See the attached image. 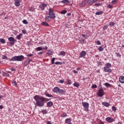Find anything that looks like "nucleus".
Masks as SVG:
<instances>
[{
  "mask_svg": "<svg viewBox=\"0 0 124 124\" xmlns=\"http://www.w3.org/2000/svg\"><path fill=\"white\" fill-rule=\"evenodd\" d=\"M22 23H23V24H24V25H28V24H29V22H28L27 21V20H26V19H24L22 21Z\"/></svg>",
  "mask_w": 124,
  "mask_h": 124,
  "instance_id": "nucleus-34",
  "label": "nucleus"
},
{
  "mask_svg": "<svg viewBox=\"0 0 124 124\" xmlns=\"http://www.w3.org/2000/svg\"><path fill=\"white\" fill-rule=\"evenodd\" d=\"M24 57L23 55L14 56L10 59L12 62H21L22 60H24Z\"/></svg>",
  "mask_w": 124,
  "mask_h": 124,
  "instance_id": "nucleus-2",
  "label": "nucleus"
},
{
  "mask_svg": "<svg viewBox=\"0 0 124 124\" xmlns=\"http://www.w3.org/2000/svg\"><path fill=\"white\" fill-rule=\"evenodd\" d=\"M82 106L84 107V111H89V107L90 106V104L88 102H82Z\"/></svg>",
  "mask_w": 124,
  "mask_h": 124,
  "instance_id": "nucleus-4",
  "label": "nucleus"
},
{
  "mask_svg": "<svg viewBox=\"0 0 124 124\" xmlns=\"http://www.w3.org/2000/svg\"><path fill=\"white\" fill-rule=\"evenodd\" d=\"M20 1H21L20 0H15V6H16V7H18L19 5H20Z\"/></svg>",
  "mask_w": 124,
  "mask_h": 124,
  "instance_id": "nucleus-11",
  "label": "nucleus"
},
{
  "mask_svg": "<svg viewBox=\"0 0 124 124\" xmlns=\"http://www.w3.org/2000/svg\"><path fill=\"white\" fill-rule=\"evenodd\" d=\"M30 63H29V61L28 60H25L24 61V64L25 66H27V65Z\"/></svg>",
  "mask_w": 124,
  "mask_h": 124,
  "instance_id": "nucleus-36",
  "label": "nucleus"
},
{
  "mask_svg": "<svg viewBox=\"0 0 124 124\" xmlns=\"http://www.w3.org/2000/svg\"><path fill=\"white\" fill-rule=\"evenodd\" d=\"M42 112L43 113V114H47L48 113V111H47V110L46 109H43L42 110Z\"/></svg>",
  "mask_w": 124,
  "mask_h": 124,
  "instance_id": "nucleus-37",
  "label": "nucleus"
},
{
  "mask_svg": "<svg viewBox=\"0 0 124 124\" xmlns=\"http://www.w3.org/2000/svg\"><path fill=\"white\" fill-rule=\"evenodd\" d=\"M67 116V115L65 113H62L61 115V117H62V118H65V117H66Z\"/></svg>",
  "mask_w": 124,
  "mask_h": 124,
  "instance_id": "nucleus-44",
  "label": "nucleus"
},
{
  "mask_svg": "<svg viewBox=\"0 0 124 124\" xmlns=\"http://www.w3.org/2000/svg\"><path fill=\"white\" fill-rule=\"evenodd\" d=\"M86 4H87V1H86V0H84L80 4H79V6L80 7H83V6H85Z\"/></svg>",
  "mask_w": 124,
  "mask_h": 124,
  "instance_id": "nucleus-16",
  "label": "nucleus"
},
{
  "mask_svg": "<svg viewBox=\"0 0 124 124\" xmlns=\"http://www.w3.org/2000/svg\"><path fill=\"white\" fill-rule=\"evenodd\" d=\"M116 55L117 57H121L122 56V55H121V54H120V53H118V52H116Z\"/></svg>",
  "mask_w": 124,
  "mask_h": 124,
  "instance_id": "nucleus-50",
  "label": "nucleus"
},
{
  "mask_svg": "<svg viewBox=\"0 0 124 124\" xmlns=\"http://www.w3.org/2000/svg\"><path fill=\"white\" fill-rule=\"evenodd\" d=\"M27 61H28L29 63H30V62H31V59L28 60Z\"/></svg>",
  "mask_w": 124,
  "mask_h": 124,
  "instance_id": "nucleus-62",
  "label": "nucleus"
},
{
  "mask_svg": "<svg viewBox=\"0 0 124 124\" xmlns=\"http://www.w3.org/2000/svg\"><path fill=\"white\" fill-rule=\"evenodd\" d=\"M86 55H87V52L85 51H82L80 53V58H84Z\"/></svg>",
  "mask_w": 124,
  "mask_h": 124,
  "instance_id": "nucleus-12",
  "label": "nucleus"
},
{
  "mask_svg": "<svg viewBox=\"0 0 124 124\" xmlns=\"http://www.w3.org/2000/svg\"><path fill=\"white\" fill-rule=\"evenodd\" d=\"M108 8H113V6H112V5H111V4H108Z\"/></svg>",
  "mask_w": 124,
  "mask_h": 124,
  "instance_id": "nucleus-55",
  "label": "nucleus"
},
{
  "mask_svg": "<svg viewBox=\"0 0 124 124\" xmlns=\"http://www.w3.org/2000/svg\"><path fill=\"white\" fill-rule=\"evenodd\" d=\"M103 105H104V106H106V107H109L110 104L109 103H106V102H103L102 103Z\"/></svg>",
  "mask_w": 124,
  "mask_h": 124,
  "instance_id": "nucleus-23",
  "label": "nucleus"
},
{
  "mask_svg": "<svg viewBox=\"0 0 124 124\" xmlns=\"http://www.w3.org/2000/svg\"><path fill=\"white\" fill-rule=\"evenodd\" d=\"M12 84L13 86H17V82L15 80H13Z\"/></svg>",
  "mask_w": 124,
  "mask_h": 124,
  "instance_id": "nucleus-41",
  "label": "nucleus"
},
{
  "mask_svg": "<svg viewBox=\"0 0 124 124\" xmlns=\"http://www.w3.org/2000/svg\"><path fill=\"white\" fill-rule=\"evenodd\" d=\"M118 1V0H113L112 1V3H113V4H115V3L117 2V1Z\"/></svg>",
  "mask_w": 124,
  "mask_h": 124,
  "instance_id": "nucleus-52",
  "label": "nucleus"
},
{
  "mask_svg": "<svg viewBox=\"0 0 124 124\" xmlns=\"http://www.w3.org/2000/svg\"><path fill=\"white\" fill-rule=\"evenodd\" d=\"M103 12L102 11H100V12H96L95 14L96 15H101V14H103Z\"/></svg>",
  "mask_w": 124,
  "mask_h": 124,
  "instance_id": "nucleus-35",
  "label": "nucleus"
},
{
  "mask_svg": "<svg viewBox=\"0 0 124 124\" xmlns=\"http://www.w3.org/2000/svg\"><path fill=\"white\" fill-rule=\"evenodd\" d=\"M66 53L64 51H61L59 54V56H62V57H64Z\"/></svg>",
  "mask_w": 124,
  "mask_h": 124,
  "instance_id": "nucleus-22",
  "label": "nucleus"
},
{
  "mask_svg": "<svg viewBox=\"0 0 124 124\" xmlns=\"http://www.w3.org/2000/svg\"><path fill=\"white\" fill-rule=\"evenodd\" d=\"M112 111H114V112H116L117 111V108L115 107H112Z\"/></svg>",
  "mask_w": 124,
  "mask_h": 124,
  "instance_id": "nucleus-47",
  "label": "nucleus"
},
{
  "mask_svg": "<svg viewBox=\"0 0 124 124\" xmlns=\"http://www.w3.org/2000/svg\"><path fill=\"white\" fill-rule=\"evenodd\" d=\"M38 55H42L43 54V52H40L38 53Z\"/></svg>",
  "mask_w": 124,
  "mask_h": 124,
  "instance_id": "nucleus-61",
  "label": "nucleus"
},
{
  "mask_svg": "<svg viewBox=\"0 0 124 124\" xmlns=\"http://www.w3.org/2000/svg\"><path fill=\"white\" fill-rule=\"evenodd\" d=\"M80 69H81V68L80 67H78L77 68V70H80Z\"/></svg>",
  "mask_w": 124,
  "mask_h": 124,
  "instance_id": "nucleus-64",
  "label": "nucleus"
},
{
  "mask_svg": "<svg viewBox=\"0 0 124 124\" xmlns=\"http://www.w3.org/2000/svg\"><path fill=\"white\" fill-rule=\"evenodd\" d=\"M46 6H47V4L42 3L40 5L39 7L41 10H44Z\"/></svg>",
  "mask_w": 124,
  "mask_h": 124,
  "instance_id": "nucleus-8",
  "label": "nucleus"
},
{
  "mask_svg": "<svg viewBox=\"0 0 124 124\" xmlns=\"http://www.w3.org/2000/svg\"><path fill=\"white\" fill-rule=\"evenodd\" d=\"M59 83H60L61 84H63L64 83V80L61 79L59 80Z\"/></svg>",
  "mask_w": 124,
  "mask_h": 124,
  "instance_id": "nucleus-53",
  "label": "nucleus"
},
{
  "mask_svg": "<svg viewBox=\"0 0 124 124\" xmlns=\"http://www.w3.org/2000/svg\"><path fill=\"white\" fill-rule=\"evenodd\" d=\"M106 67L110 68V67H112V65H111V63H107V66Z\"/></svg>",
  "mask_w": 124,
  "mask_h": 124,
  "instance_id": "nucleus-38",
  "label": "nucleus"
},
{
  "mask_svg": "<svg viewBox=\"0 0 124 124\" xmlns=\"http://www.w3.org/2000/svg\"><path fill=\"white\" fill-rule=\"evenodd\" d=\"M2 59H3V60H7V57L5 55H3Z\"/></svg>",
  "mask_w": 124,
  "mask_h": 124,
  "instance_id": "nucleus-48",
  "label": "nucleus"
},
{
  "mask_svg": "<svg viewBox=\"0 0 124 124\" xmlns=\"http://www.w3.org/2000/svg\"><path fill=\"white\" fill-rule=\"evenodd\" d=\"M46 96H47V97H53V95H51V94H49V93H46Z\"/></svg>",
  "mask_w": 124,
  "mask_h": 124,
  "instance_id": "nucleus-42",
  "label": "nucleus"
},
{
  "mask_svg": "<svg viewBox=\"0 0 124 124\" xmlns=\"http://www.w3.org/2000/svg\"><path fill=\"white\" fill-rule=\"evenodd\" d=\"M8 40H9V41H10V44L11 45H14V44H15V41H16L15 39H14V38H13L12 37H9Z\"/></svg>",
  "mask_w": 124,
  "mask_h": 124,
  "instance_id": "nucleus-6",
  "label": "nucleus"
},
{
  "mask_svg": "<svg viewBox=\"0 0 124 124\" xmlns=\"http://www.w3.org/2000/svg\"><path fill=\"white\" fill-rule=\"evenodd\" d=\"M106 122H108V123H113V122H115V120L114 118L111 117H108L106 118Z\"/></svg>",
  "mask_w": 124,
  "mask_h": 124,
  "instance_id": "nucleus-7",
  "label": "nucleus"
},
{
  "mask_svg": "<svg viewBox=\"0 0 124 124\" xmlns=\"http://www.w3.org/2000/svg\"><path fill=\"white\" fill-rule=\"evenodd\" d=\"M74 87H76V88H78V87H79V84L78 83V82H75L74 84H73Z\"/></svg>",
  "mask_w": 124,
  "mask_h": 124,
  "instance_id": "nucleus-30",
  "label": "nucleus"
},
{
  "mask_svg": "<svg viewBox=\"0 0 124 124\" xmlns=\"http://www.w3.org/2000/svg\"><path fill=\"white\" fill-rule=\"evenodd\" d=\"M65 122L66 124L71 123V119H70V118H67V119H65Z\"/></svg>",
  "mask_w": 124,
  "mask_h": 124,
  "instance_id": "nucleus-25",
  "label": "nucleus"
},
{
  "mask_svg": "<svg viewBox=\"0 0 124 124\" xmlns=\"http://www.w3.org/2000/svg\"><path fill=\"white\" fill-rule=\"evenodd\" d=\"M23 36V34L20 33L19 35H18L16 36V38L18 39V40H20L21 39V37Z\"/></svg>",
  "mask_w": 124,
  "mask_h": 124,
  "instance_id": "nucleus-24",
  "label": "nucleus"
},
{
  "mask_svg": "<svg viewBox=\"0 0 124 124\" xmlns=\"http://www.w3.org/2000/svg\"><path fill=\"white\" fill-rule=\"evenodd\" d=\"M53 105H54V104L51 101H49L46 103L47 107H52Z\"/></svg>",
  "mask_w": 124,
  "mask_h": 124,
  "instance_id": "nucleus-17",
  "label": "nucleus"
},
{
  "mask_svg": "<svg viewBox=\"0 0 124 124\" xmlns=\"http://www.w3.org/2000/svg\"><path fill=\"white\" fill-rule=\"evenodd\" d=\"M45 20L46 22H50L52 20V18L50 16H47L45 17Z\"/></svg>",
  "mask_w": 124,
  "mask_h": 124,
  "instance_id": "nucleus-14",
  "label": "nucleus"
},
{
  "mask_svg": "<svg viewBox=\"0 0 124 124\" xmlns=\"http://www.w3.org/2000/svg\"><path fill=\"white\" fill-rule=\"evenodd\" d=\"M22 32L23 33V34H26V33H27V31L26 30H22Z\"/></svg>",
  "mask_w": 124,
  "mask_h": 124,
  "instance_id": "nucleus-49",
  "label": "nucleus"
},
{
  "mask_svg": "<svg viewBox=\"0 0 124 124\" xmlns=\"http://www.w3.org/2000/svg\"><path fill=\"white\" fill-rule=\"evenodd\" d=\"M4 75L5 76H6V77H8V76H9V75L7 73H5Z\"/></svg>",
  "mask_w": 124,
  "mask_h": 124,
  "instance_id": "nucleus-59",
  "label": "nucleus"
},
{
  "mask_svg": "<svg viewBox=\"0 0 124 124\" xmlns=\"http://www.w3.org/2000/svg\"><path fill=\"white\" fill-rule=\"evenodd\" d=\"M97 95L98 96H99V97H102V96L104 95V90H103L102 89H100L98 91Z\"/></svg>",
  "mask_w": 124,
  "mask_h": 124,
  "instance_id": "nucleus-5",
  "label": "nucleus"
},
{
  "mask_svg": "<svg viewBox=\"0 0 124 124\" xmlns=\"http://www.w3.org/2000/svg\"><path fill=\"white\" fill-rule=\"evenodd\" d=\"M46 54L47 55H49V56H52V55H53V51L52 50H48L47 51Z\"/></svg>",
  "mask_w": 124,
  "mask_h": 124,
  "instance_id": "nucleus-20",
  "label": "nucleus"
},
{
  "mask_svg": "<svg viewBox=\"0 0 124 124\" xmlns=\"http://www.w3.org/2000/svg\"><path fill=\"white\" fill-rule=\"evenodd\" d=\"M42 26H44L45 27H49L50 25L48 23H47V21H44L42 22Z\"/></svg>",
  "mask_w": 124,
  "mask_h": 124,
  "instance_id": "nucleus-18",
  "label": "nucleus"
},
{
  "mask_svg": "<svg viewBox=\"0 0 124 124\" xmlns=\"http://www.w3.org/2000/svg\"><path fill=\"white\" fill-rule=\"evenodd\" d=\"M119 82L121 84H124V76H121L119 77Z\"/></svg>",
  "mask_w": 124,
  "mask_h": 124,
  "instance_id": "nucleus-13",
  "label": "nucleus"
},
{
  "mask_svg": "<svg viewBox=\"0 0 124 124\" xmlns=\"http://www.w3.org/2000/svg\"><path fill=\"white\" fill-rule=\"evenodd\" d=\"M73 72H74V73H75V74H77V73H78V72L77 71L75 70H74L73 71Z\"/></svg>",
  "mask_w": 124,
  "mask_h": 124,
  "instance_id": "nucleus-57",
  "label": "nucleus"
},
{
  "mask_svg": "<svg viewBox=\"0 0 124 124\" xmlns=\"http://www.w3.org/2000/svg\"><path fill=\"white\" fill-rule=\"evenodd\" d=\"M48 15L51 17V19H55L56 18L55 13H54V10L52 8L48 9Z\"/></svg>",
  "mask_w": 124,
  "mask_h": 124,
  "instance_id": "nucleus-3",
  "label": "nucleus"
},
{
  "mask_svg": "<svg viewBox=\"0 0 124 124\" xmlns=\"http://www.w3.org/2000/svg\"><path fill=\"white\" fill-rule=\"evenodd\" d=\"M67 85H71L72 84V81H71V80L68 79L67 80Z\"/></svg>",
  "mask_w": 124,
  "mask_h": 124,
  "instance_id": "nucleus-31",
  "label": "nucleus"
},
{
  "mask_svg": "<svg viewBox=\"0 0 124 124\" xmlns=\"http://www.w3.org/2000/svg\"><path fill=\"white\" fill-rule=\"evenodd\" d=\"M95 6H96L97 7H99V6H101L102 5V4L101 3L96 2L94 4Z\"/></svg>",
  "mask_w": 124,
  "mask_h": 124,
  "instance_id": "nucleus-26",
  "label": "nucleus"
},
{
  "mask_svg": "<svg viewBox=\"0 0 124 124\" xmlns=\"http://www.w3.org/2000/svg\"><path fill=\"white\" fill-rule=\"evenodd\" d=\"M10 69L11 71H16V69H15V68H11Z\"/></svg>",
  "mask_w": 124,
  "mask_h": 124,
  "instance_id": "nucleus-58",
  "label": "nucleus"
},
{
  "mask_svg": "<svg viewBox=\"0 0 124 124\" xmlns=\"http://www.w3.org/2000/svg\"><path fill=\"white\" fill-rule=\"evenodd\" d=\"M60 89H60V88H59L58 87H55L53 88V93H59Z\"/></svg>",
  "mask_w": 124,
  "mask_h": 124,
  "instance_id": "nucleus-9",
  "label": "nucleus"
},
{
  "mask_svg": "<svg viewBox=\"0 0 124 124\" xmlns=\"http://www.w3.org/2000/svg\"><path fill=\"white\" fill-rule=\"evenodd\" d=\"M54 63H55V64L61 65L62 64V62H56Z\"/></svg>",
  "mask_w": 124,
  "mask_h": 124,
  "instance_id": "nucleus-32",
  "label": "nucleus"
},
{
  "mask_svg": "<svg viewBox=\"0 0 124 124\" xmlns=\"http://www.w3.org/2000/svg\"><path fill=\"white\" fill-rule=\"evenodd\" d=\"M108 27H107V25H105L103 27L104 31H106V30H107Z\"/></svg>",
  "mask_w": 124,
  "mask_h": 124,
  "instance_id": "nucleus-51",
  "label": "nucleus"
},
{
  "mask_svg": "<svg viewBox=\"0 0 124 124\" xmlns=\"http://www.w3.org/2000/svg\"><path fill=\"white\" fill-rule=\"evenodd\" d=\"M32 56H33V54H30L27 55V57H28V58H30V57H32Z\"/></svg>",
  "mask_w": 124,
  "mask_h": 124,
  "instance_id": "nucleus-54",
  "label": "nucleus"
},
{
  "mask_svg": "<svg viewBox=\"0 0 124 124\" xmlns=\"http://www.w3.org/2000/svg\"><path fill=\"white\" fill-rule=\"evenodd\" d=\"M99 124H104V122L102 121H100Z\"/></svg>",
  "mask_w": 124,
  "mask_h": 124,
  "instance_id": "nucleus-60",
  "label": "nucleus"
},
{
  "mask_svg": "<svg viewBox=\"0 0 124 124\" xmlns=\"http://www.w3.org/2000/svg\"><path fill=\"white\" fill-rule=\"evenodd\" d=\"M96 88H97V85L96 84H93L92 86V89H95Z\"/></svg>",
  "mask_w": 124,
  "mask_h": 124,
  "instance_id": "nucleus-43",
  "label": "nucleus"
},
{
  "mask_svg": "<svg viewBox=\"0 0 124 124\" xmlns=\"http://www.w3.org/2000/svg\"><path fill=\"white\" fill-rule=\"evenodd\" d=\"M95 44H96V45H101V43H100V41H99V40L95 42Z\"/></svg>",
  "mask_w": 124,
  "mask_h": 124,
  "instance_id": "nucleus-39",
  "label": "nucleus"
},
{
  "mask_svg": "<svg viewBox=\"0 0 124 124\" xmlns=\"http://www.w3.org/2000/svg\"><path fill=\"white\" fill-rule=\"evenodd\" d=\"M36 50H37L38 51H42V47H38L36 48Z\"/></svg>",
  "mask_w": 124,
  "mask_h": 124,
  "instance_id": "nucleus-46",
  "label": "nucleus"
},
{
  "mask_svg": "<svg viewBox=\"0 0 124 124\" xmlns=\"http://www.w3.org/2000/svg\"><path fill=\"white\" fill-rule=\"evenodd\" d=\"M0 42L2 43V44H4V43H5V40H4V39L1 38L0 39Z\"/></svg>",
  "mask_w": 124,
  "mask_h": 124,
  "instance_id": "nucleus-28",
  "label": "nucleus"
},
{
  "mask_svg": "<svg viewBox=\"0 0 124 124\" xmlns=\"http://www.w3.org/2000/svg\"><path fill=\"white\" fill-rule=\"evenodd\" d=\"M34 99L36 101L35 105L40 108L43 107L44 106V102L47 101V98L37 95L34 97Z\"/></svg>",
  "mask_w": 124,
  "mask_h": 124,
  "instance_id": "nucleus-1",
  "label": "nucleus"
},
{
  "mask_svg": "<svg viewBox=\"0 0 124 124\" xmlns=\"http://www.w3.org/2000/svg\"><path fill=\"white\" fill-rule=\"evenodd\" d=\"M58 93H59V94L63 95L64 93H65V91L63 90V89H60Z\"/></svg>",
  "mask_w": 124,
  "mask_h": 124,
  "instance_id": "nucleus-19",
  "label": "nucleus"
},
{
  "mask_svg": "<svg viewBox=\"0 0 124 124\" xmlns=\"http://www.w3.org/2000/svg\"><path fill=\"white\" fill-rule=\"evenodd\" d=\"M66 12H67V11L63 10V11L61 12V14H65V13H66Z\"/></svg>",
  "mask_w": 124,
  "mask_h": 124,
  "instance_id": "nucleus-45",
  "label": "nucleus"
},
{
  "mask_svg": "<svg viewBox=\"0 0 124 124\" xmlns=\"http://www.w3.org/2000/svg\"><path fill=\"white\" fill-rule=\"evenodd\" d=\"M82 37H84V38H87V35H86L85 34H83Z\"/></svg>",
  "mask_w": 124,
  "mask_h": 124,
  "instance_id": "nucleus-56",
  "label": "nucleus"
},
{
  "mask_svg": "<svg viewBox=\"0 0 124 124\" xmlns=\"http://www.w3.org/2000/svg\"><path fill=\"white\" fill-rule=\"evenodd\" d=\"M104 70L105 72H112V69H110V68H108V67H105Z\"/></svg>",
  "mask_w": 124,
  "mask_h": 124,
  "instance_id": "nucleus-15",
  "label": "nucleus"
},
{
  "mask_svg": "<svg viewBox=\"0 0 124 124\" xmlns=\"http://www.w3.org/2000/svg\"><path fill=\"white\" fill-rule=\"evenodd\" d=\"M105 87H107V88H109V87H111V84H110V83H106L105 84Z\"/></svg>",
  "mask_w": 124,
  "mask_h": 124,
  "instance_id": "nucleus-29",
  "label": "nucleus"
},
{
  "mask_svg": "<svg viewBox=\"0 0 124 124\" xmlns=\"http://www.w3.org/2000/svg\"><path fill=\"white\" fill-rule=\"evenodd\" d=\"M61 2L63 4H66L67 3H69L70 1L68 0H63L61 1Z\"/></svg>",
  "mask_w": 124,
  "mask_h": 124,
  "instance_id": "nucleus-21",
  "label": "nucleus"
},
{
  "mask_svg": "<svg viewBox=\"0 0 124 124\" xmlns=\"http://www.w3.org/2000/svg\"><path fill=\"white\" fill-rule=\"evenodd\" d=\"M97 1V0H88L87 1V3L90 5H93L94 2Z\"/></svg>",
  "mask_w": 124,
  "mask_h": 124,
  "instance_id": "nucleus-10",
  "label": "nucleus"
},
{
  "mask_svg": "<svg viewBox=\"0 0 124 124\" xmlns=\"http://www.w3.org/2000/svg\"><path fill=\"white\" fill-rule=\"evenodd\" d=\"M109 25L110 27H114V26H115V23L114 22H110Z\"/></svg>",
  "mask_w": 124,
  "mask_h": 124,
  "instance_id": "nucleus-33",
  "label": "nucleus"
},
{
  "mask_svg": "<svg viewBox=\"0 0 124 124\" xmlns=\"http://www.w3.org/2000/svg\"><path fill=\"white\" fill-rule=\"evenodd\" d=\"M98 50L99 52H102V51H103V50H104V48H103L102 46H100L98 47Z\"/></svg>",
  "mask_w": 124,
  "mask_h": 124,
  "instance_id": "nucleus-27",
  "label": "nucleus"
},
{
  "mask_svg": "<svg viewBox=\"0 0 124 124\" xmlns=\"http://www.w3.org/2000/svg\"><path fill=\"white\" fill-rule=\"evenodd\" d=\"M56 60V58H53L51 60V63L52 64H54L55 63V60Z\"/></svg>",
  "mask_w": 124,
  "mask_h": 124,
  "instance_id": "nucleus-40",
  "label": "nucleus"
},
{
  "mask_svg": "<svg viewBox=\"0 0 124 124\" xmlns=\"http://www.w3.org/2000/svg\"><path fill=\"white\" fill-rule=\"evenodd\" d=\"M47 124H52V123H51V122L50 121H48L47 122Z\"/></svg>",
  "mask_w": 124,
  "mask_h": 124,
  "instance_id": "nucleus-63",
  "label": "nucleus"
}]
</instances>
